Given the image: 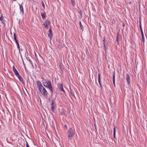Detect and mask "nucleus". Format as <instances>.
<instances>
[{
  "label": "nucleus",
  "instance_id": "4c0bfd02",
  "mask_svg": "<svg viewBox=\"0 0 147 147\" xmlns=\"http://www.w3.org/2000/svg\"><path fill=\"white\" fill-rule=\"evenodd\" d=\"M58 1V0H57Z\"/></svg>",
  "mask_w": 147,
  "mask_h": 147
},
{
  "label": "nucleus",
  "instance_id": "0eeeda50",
  "mask_svg": "<svg viewBox=\"0 0 147 147\" xmlns=\"http://www.w3.org/2000/svg\"><path fill=\"white\" fill-rule=\"evenodd\" d=\"M36 84L37 87L39 89H42V88L43 87L42 85L40 82L39 80H38L36 82Z\"/></svg>",
  "mask_w": 147,
  "mask_h": 147
},
{
  "label": "nucleus",
  "instance_id": "20e7f679",
  "mask_svg": "<svg viewBox=\"0 0 147 147\" xmlns=\"http://www.w3.org/2000/svg\"><path fill=\"white\" fill-rule=\"evenodd\" d=\"M51 23V22H50L48 20H46L44 23L43 24L45 27V28L47 29L48 28V26Z\"/></svg>",
  "mask_w": 147,
  "mask_h": 147
},
{
  "label": "nucleus",
  "instance_id": "412c9836",
  "mask_svg": "<svg viewBox=\"0 0 147 147\" xmlns=\"http://www.w3.org/2000/svg\"><path fill=\"white\" fill-rule=\"evenodd\" d=\"M0 20L3 23H4V20L3 19V17L2 16L0 17Z\"/></svg>",
  "mask_w": 147,
  "mask_h": 147
},
{
  "label": "nucleus",
  "instance_id": "7c9ffc66",
  "mask_svg": "<svg viewBox=\"0 0 147 147\" xmlns=\"http://www.w3.org/2000/svg\"><path fill=\"white\" fill-rule=\"evenodd\" d=\"M64 127L66 129H67V127L66 125H65L64 126Z\"/></svg>",
  "mask_w": 147,
  "mask_h": 147
},
{
  "label": "nucleus",
  "instance_id": "423d86ee",
  "mask_svg": "<svg viewBox=\"0 0 147 147\" xmlns=\"http://www.w3.org/2000/svg\"><path fill=\"white\" fill-rule=\"evenodd\" d=\"M59 89L63 92L64 93H65V91L63 88V86L62 84H57Z\"/></svg>",
  "mask_w": 147,
  "mask_h": 147
},
{
  "label": "nucleus",
  "instance_id": "4be33fe9",
  "mask_svg": "<svg viewBox=\"0 0 147 147\" xmlns=\"http://www.w3.org/2000/svg\"><path fill=\"white\" fill-rule=\"evenodd\" d=\"M13 37H14V39L15 40H17V39L16 38H17L16 35V34L14 33H13Z\"/></svg>",
  "mask_w": 147,
  "mask_h": 147
},
{
  "label": "nucleus",
  "instance_id": "f257e3e1",
  "mask_svg": "<svg viewBox=\"0 0 147 147\" xmlns=\"http://www.w3.org/2000/svg\"><path fill=\"white\" fill-rule=\"evenodd\" d=\"M75 133L74 130L72 128H69L67 132L68 139L69 140H71Z\"/></svg>",
  "mask_w": 147,
  "mask_h": 147
},
{
  "label": "nucleus",
  "instance_id": "6e6552de",
  "mask_svg": "<svg viewBox=\"0 0 147 147\" xmlns=\"http://www.w3.org/2000/svg\"><path fill=\"white\" fill-rule=\"evenodd\" d=\"M19 5L20 9V13L22 14H24V9L23 7L22 4H19Z\"/></svg>",
  "mask_w": 147,
  "mask_h": 147
},
{
  "label": "nucleus",
  "instance_id": "bb28decb",
  "mask_svg": "<svg viewBox=\"0 0 147 147\" xmlns=\"http://www.w3.org/2000/svg\"><path fill=\"white\" fill-rule=\"evenodd\" d=\"M17 47L19 49V51L20 52V47L19 44H17Z\"/></svg>",
  "mask_w": 147,
  "mask_h": 147
},
{
  "label": "nucleus",
  "instance_id": "c9c22d12",
  "mask_svg": "<svg viewBox=\"0 0 147 147\" xmlns=\"http://www.w3.org/2000/svg\"><path fill=\"white\" fill-rule=\"evenodd\" d=\"M124 25H125V24H123V26H124Z\"/></svg>",
  "mask_w": 147,
  "mask_h": 147
},
{
  "label": "nucleus",
  "instance_id": "f03ea898",
  "mask_svg": "<svg viewBox=\"0 0 147 147\" xmlns=\"http://www.w3.org/2000/svg\"><path fill=\"white\" fill-rule=\"evenodd\" d=\"M44 86L47 87L50 90L52 93H53V89L52 86L51 82V81L47 80V82Z\"/></svg>",
  "mask_w": 147,
  "mask_h": 147
},
{
  "label": "nucleus",
  "instance_id": "a878e982",
  "mask_svg": "<svg viewBox=\"0 0 147 147\" xmlns=\"http://www.w3.org/2000/svg\"><path fill=\"white\" fill-rule=\"evenodd\" d=\"M70 93L71 95L74 94V92L72 90L70 89Z\"/></svg>",
  "mask_w": 147,
  "mask_h": 147
},
{
  "label": "nucleus",
  "instance_id": "393cba45",
  "mask_svg": "<svg viewBox=\"0 0 147 147\" xmlns=\"http://www.w3.org/2000/svg\"><path fill=\"white\" fill-rule=\"evenodd\" d=\"M42 5L43 7V8L44 9H45V7L44 3L43 1L42 2Z\"/></svg>",
  "mask_w": 147,
  "mask_h": 147
},
{
  "label": "nucleus",
  "instance_id": "c85d7f7f",
  "mask_svg": "<svg viewBox=\"0 0 147 147\" xmlns=\"http://www.w3.org/2000/svg\"><path fill=\"white\" fill-rule=\"evenodd\" d=\"M15 40V41L16 43L17 44V45L18 44H19L18 42V40L17 39Z\"/></svg>",
  "mask_w": 147,
  "mask_h": 147
},
{
  "label": "nucleus",
  "instance_id": "6ab92c4d",
  "mask_svg": "<svg viewBox=\"0 0 147 147\" xmlns=\"http://www.w3.org/2000/svg\"><path fill=\"white\" fill-rule=\"evenodd\" d=\"M115 126H114V128L113 129V136L114 138L115 137Z\"/></svg>",
  "mask_w": 147,
  "mask_h": 147
},
{
  "label": "nucleus",
  "instance_id": "5701e85b",
  "mask_svg": "<svg viewBox=\"0 0 147 147\" xmlns=\"http://www.w3.org/2000/svg\"><path fill=\"white\" fill-rule=\"evenodd\" d=\"M80 26L81 28V29H82L83 28V26L81 22L80 21Z\"/></svg>",
  "mask_w": 147,
  "mask_h": 147
},
{
  "label": "nucleus",
  "instance_id": "2f4dec72",
  "mask_svg": "<svg viewBox=\"0 0 147 147\" xmlns=\"http://www.w3.org/2000/svg\"><path fill=\"white\" fill-rule=\"evenodd\" d=\"M98 79L100 78V75L99 74H98Z\"/></svg>",
  "mask_w": 147,
  "mask_h": 147
},
{
  "label": "nucleus",
  "instance_id": "a211bd4d",
  "mask_svg": "<svg viewBox=\"0 0 147 147\" xmlns=\"http://www.w3.org/2000/svg\"><path fill=\"white\" fill-rule=\"evenodd\" d=\"M71 4L73 6H74L75 5V3L74 0H71Z\"/></svg>",
  "mask_w": 147,
  "mask_h": 147
},
{
  "label": "nucleus",
  "instance_id": "72a5a7b5",
  "mask_svg": "<svg viewBox=\"0 0 147 147\" xmlns=\"http://www.w3.org/2000/svg\"><path fill=\"white\" fill-rule=\"evenodd\" d=\"M72 96H73L75 98V95H74V94H72Z\"/></svg>",
  "mask_w": 147,
  "mask_h": 147
},
{
  "label": "nucleus",
  "instance_id": "cd10ccee",
  "mask_svg": "<svg viewBox=\"0 0 147 147\" xmlns=\"http://www.w3.org/2000/svg\"><path fill=\"white\" fill-rule=\"evenodd\" d=\"M116 40H117V42L118 44H119V39H118V36H117V38H116Z\"/></svg>",
  "mask_w": 147,
  "mask_h": 147
},
{
  "label": "nucleus",
  "instance_id": "e433bc0d",
  "mask_svg": "<svg viewBox=\"0 0 147 147\" xmlns=\"http://www.w3.org/2000/svg\"><path fill=\"white\" fill-rule=\"evenodd\" d=\"M16 0H13V1H16Z\"/></svg>",
  "mask_w": 147,
  "mask_h": 147
},
{
  "label": "nucleus",
  "instance_id": "4468645a",
  "mask_svg": "<svg viewBox=\"0 0 147 147\" xmlns=\"http://www.w3.org/2000/svg\"><path fill=\"white\" fill-rule=\"evenodd\" d=\"M41 16L43 20H45L46 19V15L45 12L43 13H41Z\"/></svg>",
  "mask_w": 147,
  "mask_h": 147
},
{
  "label": "nucleus",
  "instance_id": "f8f14e48",
  "mask_svg": "<svg viewBox=\"0 0 147 147\" xmlns=\"http://www.w3.org/2000/svg\"><path fill=\"white\" fill-rule=\"evenodd\" d=\"M13 71L15 74V75L16 76L19 74L18 71H17L15 67L14 66H13Z\"/></svg>",
  "mask_w": 147,
  "mask_h": 147
},
{
  "label": "nucleus",
  "instance_id": "b1692460",
  "mask_svg": "<svg viewBox=\"0 0 147 147\" xmlns=\"http://www.w3.org/2000/svg\"><path fill=\"white\" fill-rule=\"evenodd\" d=\"M98 82L99 83V84L100 85V86L101 87V81L100 80V78L98 79Z\"/></svg>",
  "mask_w": 147,
  "mask_h": 147
},
{
  "label": "nucleus",
  "instance_id": "9b49d317",
  "mask_svg": "<svg viewBox=\"0 0 147 147\" xmlns=\"http://www.w3.org/2000/svg\"><path fill=\"white\" fill-rule=\"evenodd\" d=\"M59 111L60 114L62 115H65V110L63 108H61L60 109H59Z\"/></svg>",
  "mask_w": 147,
  "mask_h": 147
},
{
  "label": "nucleus",
  "instance_id": "c756f323",
  "mask_svg": "<svg viewBox=\"0 0 147 147\" xmlns=\"http://www.w3.org/2000/svg\"><path fill=\"white\" fill-rule=\"evenodd\" d=\"M26 147H30L27 142H26Z\"/></svg>",
  "mask_w": 147,
  "mask_h": 147
},
{
  "label": "nucleus",
  "instance_id": "2eb2a0df",
  "mask_svg": "<svg viewBox=\"0 0 147 147\" xmlns=\"http://www.w3.org/2000/svg\"><path fill=\"white\" fill-rule=\"evenodd\" d=\"M141 35H142V42L144 43L145 42V40H144V34L143 33V31H141Z\"/></svg>",
  "mask_w": 147,
  "mask_h": 147
},
{
  "label": "nucleus",
  "instance_id": "1a4fd4ad",
  "mask_svg": "<svg viewBox=\"0 0 147 147\" xmlns=\"http://www.w3.org/2000/svg\"><path fill=\"white\" fill-rule=\"evenodd\" d=\"M52 31L51 28L49 30V33L48 34V36L49 37L50 39H51L52 38L53 36V34L51 32Z\"/></svg>",
  "mask_w": 147,
  "mask_h": 147
},
{
  "label": "nucleus",
  "instance_id": "7ed1b4c3",
  "mask_svg": "<svg viewBox=\"0 0 147 147\" xmlns=\"http://www.w3.org/2000/svg\"><path fill=\"white\" fill-rule=\"evenodd\" d=\"M39 90L41 93L45 97H47L48 93L45 88L43 87L42 89H39Z\"/></svg>",
  "mask_w": 147,
  "mask_h": 147
},
{
  "label": "nucleus",
  "instance_id": "f3484780",
  "mask_svg": "<svg viewBox=\"0 0 147 147\" xmlns=\"http://www.w3.org/2000/svg\"><path fill=\"white\" fill-rule=\"evenodd\" d=\"M113 83L114 84V86H115V73L114 72L113 73Z\"/></svg>",
  "mask_w": 147,
  "mask_h": 147
},
{
  "label": "nucleus",
  "instance_id": "f704fd0d",
  "mask_svg": "<svg viewBox=\"0 0 147 147\" xmlns=\"http://www.w3.org/2000/svg\"><path fill=\"white\" fill-rule=\"evenodd\" d=\"M72 96H73L75 98V95H74V94H72Z\"/></svg>",
  "mask_w": 147,
  "mask_h": 147
},
{
  "label": "nucleus",
  "instance_id": "473e14b6",
  "mask_svg": "<svg viewBox=\"0 0 147 147\" xmlns=\"http://www.w3.org/2000/svg\"><path fill=\"white\" fill-rule=\"evenodd\" d=\"M82 11H80V15H82Z\"/></svg>",
  "mask_w": 147,
  "mask_h": 147
},
{
  "label": "nucleus",
  "instance_id": "aec40b11",
  "mask_svg": "<svg viewBox=\"0 0 147 147\" xmlns=\"http://www.w3.org/2000/svg\"><path fill=\"white\" fill-rule=\"evenodd\" d=\"M139 27H140V31H142V26H141V22L140 21V22H139Z\"/></svg>",
  "mask_w": 147,
  "mask_h": 147
},
{
  "label": "nucleus",
  "instance_id": "9d476101",
  "mask_svg": "<svg viewBox=\"0 0 147 147\" xmlns=\"http://www.w3.org/2000/svg\"><path fill=\"white\" fill-rule=\"evenodd\" d=\"M126 81L128 84H129L130 83V76L128 74H126Z\"/></svg>",
  "mask_w": 147,
  "mask_h": 147
},
{
  "label": "nucleus",
  "instance_id": "ddd939ff",
  "mask_svg": "<svg viewBox=\"0 0 147 147\" xmlns=\"http://www.w3.org/2000/svg\"><path fill=\"white\" fill-rule=\"evenodd\" d=\"M18 78L20 82H21L22 83H24L23 80L21 76L18 74V75L16 76Z\"/></svg>",
  "mask_w": 147,
  "mask_h": 147
},
{
  "label": "nucleus",
  "instance_id": "39448f33",
  "mask_svg": "<svg viewBox=\"0 0 147 147\" xmlns=\"http://www.w3.org/2000/svg\"><path fill=\"white\" fill-rule=\"evenodd\" d=\"M51 102H52L51 104V110L53 112H54L55 109L56 107V104L54 102L53 100H52Z\"/></svg>",
  "mask_w": 147,
  "mask_h": 147
},
{
  "label": "nucleus",
  "instance_id": "dca6fc26",
  "mask_svg": "<svg viewBox=\"0 0 147 147\" xmlns=\"http://www.w3.org/2000/svg\"><path fill=\"white\" fill-rule=\"evenodd\" d=\"M47 80H46L43 79L42 80V82L43 83L44 86H45V85L47 82Z\"/></svg>",
  "mask_w": 147,
  "mask_h": 147
}]
</instances>
